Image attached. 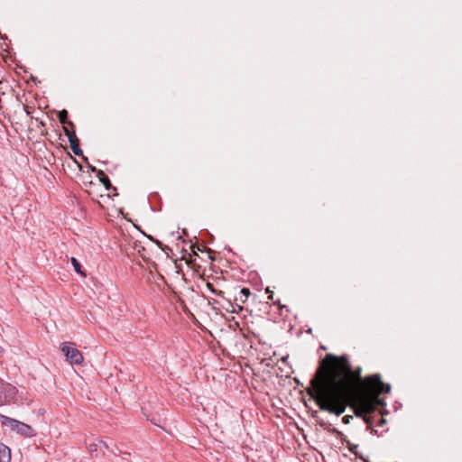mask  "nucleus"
<instances>
[{"instance_id":"obj_15","label":"nucleus","mask_w":462,"mask_h":462,"mask_svg":"<svg viewBox=\"0 0 462 462\" xmlns=\"http://www.w3.org/2000/svg\"><path fill=\"white\" fill-rule=\"evenodd\" d=\"M68 116V112L66 110H62L60 114V120L61 123H65V120Z\"/></svg>"},{"instance_id":"obj_8","label":"nucleus","mask_w":462,"mask_h":462,"mask_svg":"<svg viewBox=\"0 0 462 462\" xmlns=\"http://www.w3.org/2000/svg\"><path fill=\"white\" fill-rule=\"evenodd\" d=\"M69 144H70V148L72 150V152L76 154V155H82L83 154V152L82 150L80 149L79 145V139L77 140H71V142H69Z\"/></svg>"},{"instance_id":"obj_4","label":"nucleus","mask_w":462,"mask_h":462,"mask_svg":"<svg viewBox=\"0 0 462 462\" xmlns=\"http://www.w3.org/2000/svg\"><path fill=\"white\" fill-rule=\"evenodd\" d=\"M16 432L25 438H32L37 434L32 426L22 421L18 426Z\"/></svg>"},{"instance_id":"obj_18","label":"nucleus","mask_w":462,"mask_h":462,"mask_svg":"<svg viewBox=\"0 0 462 462\" xmlns=\"http://www.w3.org/2000/svg\"><path fill=\"white\" fill-rule=\"evenodd\" d=\"M350 419H352L351 416H345V417H343L342 420H343L344 423H348Z\"/></svg>"},{"instance_id":"obj_1","label":"nucleus","mask_w":462,"mask_h":462,"mask_svg":"<svg viewBox=\"0 0 462 462\" xmlns=\"http://www.w3.org/2000/svg\"><path fill=\"white\" fill-rule=\"evenodd\" d=\"M332 358L330 366L324 371L322 367L317 372L312 381L319 407L337 416L342 414L349 400L354 402L356 414L359 412L373 411L383 402L378 398L383 393H388L391 386L381 380L378 374L361 379L358 368L353 371L346 356L339 358L330 355Z\"/></svg>"},{"instance_id":"obj_13","label":"nucleus","mask_w":462,"mask_h":462,"mask_svg":"<svg viewBox=\"0 0 462 462\" xmlns=\"http://www.w3.org/2000/svg\"><path fill=\"white\" fill-rule=\"evenodd\" d=\"M64 132H65V134L68 136L69 138V142H71V140H77L78 137L76 136V134L74 131H69L68 130L67 128H64Z\"/></svg>"},{"instance_id":"obj_19","label":"nucleus","mask_w":462,"mask_h":462,"mask_svg":"<svg viewBox=\"0 0 462 462\" xmlns=\"http://www.w3.org/2000/svg\"><path fill=\"white\" fill-rule=\"evenodd\" d=\"M212 292H214V293H216V294H217V292L215 291V290H212ZM220 293H221V291L217 292V295H219Z\"/></svg>"},{"instance_id":"obj_17","label":"nucleus","mask_w":462,"mask_h":462,"mask_svg":"<svg viewBox=\"0 0 462 462\" xmlns=\"http://www.w3.org/2000/svg\"><path fill=\"white\" fill-rule=\"evenodd\" d=\"M97 442L98 444L99 448H105L108 449V445L104 440L98 439Z\"/></svg>"},{"instance_id":"obj_14","label":"nucleus","mask_w":462,"mask_h":462,"mask_svg":"<svg viewBox=\"0 0 462 462\" xmlns=\"http://www.w3.org/2000/svg\"><path fill=\"white\" fill-rule=\"evenodd\" d=\"M87 448L89 452H96L99 448L97 442H90L87 444Z\"/></svg>"},{"instance_id":"obj_10","label":"nucleus","mask_w":462,"mask_h":462,"mask_svg":"<svg viewBox=\"0 0 462 462\" xmlns=\"http://www.w3.org/2000/svg\"><path fill=\"white\" fill-rule=\"evenodd\" d=\"M250 294H251V292L248 288H243L240 291V297L236 298V300H239L244 302L249 297Z\"/></svg>"},{"instance_id":"obj_9","label":"nucleus","mask_w":462,"mask_h":462,"mask_svg":"<svg viewBox=\"0 0 462 462\" xmlns=\"http://www.w3.org/2000/svg\"><path fill=\"white\" fill-rule=\"evenodd\" d=\"M97 176L99 177L100 181L105 185V187L107 190L112 188L110 180H108L107 177L105 176V174L102 171H97Z\"/></svg>"},{"instance_id":"obj_11","label":"nucleus","mask_w":462,"mask_h":462,"mask_svg":"<svg viewBox=\"0 0 462 462\" xmlns=\"http://www.w3.org/2000/svg\"><path fill=\"white\" fill-rule=\"evenodd\" d=\"M64 132H65V134L68 136L69 138V142H71V140H77L78 137L76 136V134L74 131H69L68 130L67 128H64Z\"/></svg>"},{"instance_id":"obj_16","label":"nucleus","mask_w":462,"mask_h":462,"mask_svg":"<svg viewBox=\"0 0 462 462\" xmlns=\"http://www.w3.org/2000/svg\"><path fill=\"white\" fill-rule=\"evenodd\" d=\"M242 310H243V307L238 304H236L235 306H233L231 312L239 313Z\"/></svg>"},{"instance_id":"obj_7","label":"nucleus","mask_w":462,"mask_h":462,"mask_svg":"<svg viewBox=\"0 0 462 462\" xmlns=\"http://www.w3.org/2000/svg\"><path fill=\"white\" fill-rule=\"evenodd\" d=\"M71 264L74 268V271L77 273L80 274L83 277H86V273L81 270L80 263L75 257H71Z\"/></svg>"},{"instance_id":"obj_20","label":"nucleus","mask_w":462,"mask_h":462,"mask_svg":"<svg viewBox=\"0 0 462 462\" xmlns=\"http://www.w3.org/2000/svg\"><path fill=\"white\" fill-rule=\"evenodd\" d=\"M91 171H96L95 167H91Z\"/></svg>"},{"instance_id":"obj_2","label":"nucleus","mask_w":462,"mask_h":462,"mask_svg":"<svg viewBox=\"0 0 462 462\" xmlns=\"http://www.w3.org/2000/svg\"><path fill=\"white\" fill-rule=\"evenodd\" d=\"M60 349L70 365H80L83 362L84 357L82 354L72 344L62 343Z\"/></svg>"},{"instance_id":"obj_3","label":"nucleus","mask_w":462,"mask_h":462,"mask_svg":"<svg viewBox=\"0 0 462 462\" xmlns=\"http://www.w3.org/2000/svg\"><path fill=\"white\" fill-rule=\"evenodd\" d=\"M1 390L5 395L6 402L10 403L15 402L18 390L14 385L9 383H2Z\"/></svg>"},{"instance_id":"obj_5","label":"nucleus","mask_w":462,"mask_h":462,"mask_svg":"<svg viewBox=\"0 0 462 462\" xmlns=\"http://www.w3.org/2000/svg\"><path fill=\"white\" fill-rule=\"evenodd\" d=\"M0 420L2 424L10 427L13 430L16 431L21 421L5 415H1Z\"/></svg>"},{"instance_id":"obj_12","label":"nucleus","mask_w":462,"mask_h":462,"mask_svg":"<svg viewBox=\"0 0 462 462\" xmlns=\"http://www.w3.org/2000/svg\"><path fill=\"white\" fill-rule=\"evenodd\" d=\"M64 132H65V134L68 136L69 138V142H71V140H77L78 137L76 136V134L74 131H69L68 130L67 128H64Z\"/></svg>"},{"instance_id":"obj_6","label":"nucleus","mask_w":462,"mask_h":462,"mask_svg":"<svg viewBox=\"0 0 462 462\" xmlns=\"http://www.w3.org/2000/svg\"><path fill=\"white\" fill-rule=\"evenodd\" d=\"M0 462H11V448L0 443Z\"/></svg>"}]
</instances>
